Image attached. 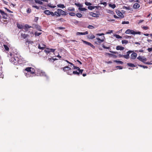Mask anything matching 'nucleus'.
Segmentation results:
<instances>
[{
	"instance_id": "nucleus-1",
	"label": "nucleus",
	"mask_w": 152,
	"mask_h": 152,
	"mask_svg": "<svg viewBox=\"0 0 152 152\" xmlns=\"http://www.w3.org/2000/svg\"><path fill=\"white\" fill-rule=\"evenodd\" d=\"M25 70L27 71H30L31 74L34 75L35 76L37 75L44 76L46 77L47 79L48 78V77L45 73L39 69H35L31 67H28L25 69Z\"/></svg>"
},
{
	"instance_id": "nucleus-2",
	"label": "nucleus",
	"mask_w": 152,
	"mask_h": 152,
	"mask_svg": "<svg viewBox=\"0 0 152 152\" xmlns=\"http://www.w3.org/2000/svg\"><path fill=\"white\" fill-rule=\"evenodd\" d=\"M10 61L14 65H17V64H22L24 63L23 60L19 59V55L17 54L15 55L14 56L12 57L10 59Z\"/></svg>"
},
{
	"instance_id": "nucleus-3",
	"label": "nucleus",
	"mask_w": 152,
	"mask_h": 152,
	"mask_svg": "<svg viewBox=\"0 0 152 152\" xmlns=\"http://www.w3.org/2000/svg\"><path fill=\"white\" fill-rule=\"evenodd\" d=\"M125 33L126 34H131L134 35L136 34H140L141 32L140 31L136 32L130 29L127 30L125 31Z\"/></svg>"
},
{
	"instance_id": "nucleus-4",
	"label": "nucleus",
	"mask_w": 152,
	"mask_h": 152,
	"mask_svg": "<svg viewBox=\"0 0 152 152\" xmlns=\"http://www.w3.org/2000/svg\"><path fill=\"white\" fill-rule=\"evenodd\" d=\"M24 72V74L27 77H32L34 76H35L34 75H32L31 74V72L30 71H26L25 69Z\"/></svg>"
},
{
	"instance_id": "nucleus-5",
	"label": "nucleus",
	"mask_w": 152,
	"mask_h": 152,
	"mask_svg": "<svg viewBox=\"0 0 152 152\" xmlns=\"http://www.w3.org/2000/svg\"><path fill=\"white\" fill-rule=\"evenodd\" d=\"M105 39L104 37V36H103L102 37V39H101L99 38H96V39H97V41H95V44H97V45H99L100 44L101 42H103L104 41V39Z\"/></svg>"
},
{
	"instance_id": "nucleus-6",
	"label": "nucleus",
	"mask_w": 152,
	"mask_h": 152,
	"mask_svg": "<svg viewBox=\"0 0 152 152\" xmlns=\"http://www.w3.org/2000/svg\"><path fill=\"white\" fill-rule=\"evenodd\" d=\"M32 28H35L37 29L38 30L41 31L42 30H41V27L39 25L36 24H32Z\"/></svg>"
},
{
	"instance_id": "nucleus-7",
	"label": "nucleus",
	"mask_w": 152,
	"mask_h": 152,
	"mask_svg": "<svg viewBox=\"0 0 152 152\" xmlns=\"http://www.w3.org/2000/svg\"><path fill=\"white\" fill-rule=\"evenodd\" d=\"M137 59H138L140 61H142L143 63H144L145 61H146L147 60V59L146 58L142 57L140 56H139L138 57H137Z\"/></svg>"
},
{
	"instance_id": "nucleus-8",
	"label": "nucleus",
	"mask_w": 152,
	"mask_h": 152,
	"mask_svg": "<svg viewBox=\"0 0 152 152\" xmlns=\"http://www.w3.org/2000/svg\"><path fill=\"white\" fill-rule=\"evenodd\" d=\"M32 27L28 25V24H25L24 26L23 29L25 32L27 31H28V29L32 28Z\"/></svg>"
},
{
	"instance_id": "nucleus-9",
	"label": "nucleus",
	"mask_w": 152,
	"mask_h": 152,
	"mask_svg": "<svg viewBox=\"0 0 152 152\" xmlns=\"http://www.w3.org/2000/svg\"><path fill=\"white\" fill-rule=\"evenodd\" d=\"M59 12L60 15H62L65 16L68 14V13L66 12L63 10H62L59 9Z\"/></svg>"
},
{
	"instance_id": "nucleus-10",
	"label": "nucleus",
	"mask_w": 152,
	"mask_h": 152,
	"mask_svg": "<svg viewBox=\"0 0 152 152\" xmlns=\"http://www.w3.org/2000/svg\"><path fill=\"white\" fill-rule=\"evenodd\" d=\"M132 51L131 50H129L127 52L126 55H124V58L126 59H128L129 58V54L132 53Z\"/></svg>"
},
{
	"instance_id": "nucleus-11",
	"label": "nucleus",
	"mask_w": 152,
	"mask_h": 152,
	"mask_svg": "<svg viewBox=\"0 0 152 152\" xmlns=\"http://www.w3.org/2000/svg\"><path fill=\"white\" fill-rule=\"evenodd\" d=\"M137 56V54L135 53H132L131 56V58L132 59H134L136 58Z\"/></svg>"
},
{
	"instance_id": "nucleus-12",
	"label": "nucleus",
	"mask_w": 152,
	"mask_h": 152,
	"mask_svg": "<svg viewBox=\"0 0 152 152\" xmlns=\"http://www.w3.org/2000/svg\"><path fill=\"white\" fill-rule=\"evenodd\" d=\"M71 70V68L69 67L68 66H65L63 68V70L64 72L66 71Z\"/></svg>"
},
{
	"instance_id": "nucleus-13",
	"label": "nucleus",
	"mask_w": 152,
	"mask_h": 152,
	"mask_svg": "<svg viewBox=\"0 0 152 152\" xmlns=\"http://www.w3.org/2000/svg\"><path fill=\"white\" fill-rule=\"evenodd\" d=\"M90 15L91 16H92L93 17H99V14L93 12H90Z\"/></svg>"
},
{
	"instance_id": "nucleus-14",
	"label": "nucleus",
	"mask_w": 152,
	"mask_h": 152,
	"mask_svg": "<svg viewBox=\"0 0 152 152\" xmlns=\"http://www.w3.org/2000/svg\"><path fill=\"white\" fill-rule=\"evenodd\" d=\"M140 7V5L138 3H135L133 6V7L134 9H137L139 8Z\"/></svg>"
},
{
	"instance_id": "nucleus-15",
	"label": "nucleus",
	"mask_w": 152,
	"mask_h": 152,
	"mask_svg": "<svg viewBox=\"0 0 152 152\" xmlns=\"http://www.w3.org/2000/svg\"><path fill=\"white\" fill-rule=\"evenodd\" d=\"M99 7L97 6H88V9L89 10H92L93 9H94L95 8H96L97 9H98Z\"/></svg>"
},
{
	"instance_id": "nucleus-16",
	"label": "nucleus",
	"mask_w": 152,
	"mask_h": 152,
	"mask_svg": "<svg viewBox=\"0 0 152 152\" xmlns=\"http://www.w3.org/2000/svg\"><path fill=\"white\" fill-rule=\"evenodd\" d=\"M116 49L117 50H122L124 49V48L122 46H116Z\"/></svg>"
},
{
	"instance_id": "nucleus-17",
	"label": "nucleus",
	"mask_w": 152,
	"mask_h": 152,
	"mask_svg": "<svg viewBox=\"0 0 152 152\" xmlns=\"http://www.w3.org/2000/svg\"><path fill=\"white\" fill-rule=\"evenodd\" d=\"M117 15L121 18L124 17V15L120 11H118L117 12Z\"/></svg>"
},
{
	"instance_id": "nucleus-18",
	"label": "nucleus",
	"mask_w": 152,
	"mask_h": 152,
	"mask_svg": "<svg viewBox=\"0 0 152 152\" xmlns=\"http://www.w3.org/2000/svg\"><path fill=\"white\" fill-rule=\"evenodd\" d=\"M87 37L89 39H93L95 38V36L91 34H89L87 36Z\"/></svg>"
},
{
	"instance_id": "nucleus-19",
	"label": "nucleus",
	"mask_w": 152,
	"mask_h": 152,
	"mask_svg": "<svg viewBox=\"0 0 152 152\" xmlns=\"http://www.w3.org/2000/svg\"><path fill=\"white\" fill-rule=\"evenodd\" d=\"M57 6L58 7L60 8L61 9H63L65 7V6L64 4H58Z\"/></svg>"
},
{
	"instance_id": "nucleus-20",
	"label": "nucleus",
	"mask_w": 152,
	"mask_h": 152,
	"mask_svg": "<svg viewBox=\"0 0 152 152\" xmlns=\"http://www.w3.org/2000/svg\"><path fill=\"white\" fill-rule=\"evenodd\" d=\"M75 4L77 7H79V8H80L83 7L82 4L79 3H75Z\"/></svg>"
},
{
	"instance_id": "nucleus-21",
	"label": "nucleus",
	"mask_w": 152,
	"mask_h": 152,
	"mask_svg": "<svg viewBox=\"0 0 152 152\" xmlns=\"http://www.w3.org/2000/svg\"><path fill=\"white\" fill-rule=\"evenodd\" d=\"M51 12L49 10H46L44 11V13L45 14L48 15H50V13Z\"/></svg>"
},
{
	"instance_id": "nucleus-22",
	"label": "nucleus",
	"mask_w": 152,
	"mask_h": 152,
	"mask_svg": "<svg viewBox=\"0 0 152 152\" xmlns=\"http://www.w3.org/2000/svg\"><path fill=\"white\" fill-rule=\"evenodd\" d=\"M28 36V35L27 34H26L23 33L21 34V37L22 39L26 38Z\"/></svg>"
},
{
	"instance_id": "nucleus-23",
	"label": "nucleus",
	"mask_w": 152,
	"mask_h": 152,
	"mask_svg": "<svg viewBox=\"0 0 152 152\" xmlns=\"http://www.w3.org/2000/svg\"><path fill=\"white\" fill-rule=\"evenodd\" d=\"M17 27H18V28L20 29L23 28V29L24 26H23L21 24H17Z\"/></svg>"
},
{
	"instance_id": "nucleus-24",
	"label": "nucleus",
	"mask_w": 152,
	"mask_h": 152,
	"mask_svg": "<svg viewBox=\"0 0 152 152\" xmlns=\"http://www.w3.org/2000/svg\"><path fill=\"white\" fill-rule=\"evenodd\" d=\"M59 9H57V11L55 12V15L58 16H60V14L59 11Z\"/></svg>"
},
{
	"instance_id": "nucleus-25",
	"label": "nucleus",
	"mask_w": 152,
	"mask_h": 152,
	"mask_svg": "<svg viewBox=\"0 0 152 152\" xmlns=\"http://www.w3.org/2000/svg\"><path fill=\"white\" fill-rule=\"evenodd\" d=\"M34 1L36 3L40 5H42L43 4L42 1L38 0H35Z\"/></svg>"
},
{
	"instance_id": "nucleus-26",
	"label": "nucleus",
	"mask_w": 152,
	"mask_h": 152,
	"mask_svg": "<svg viewBox=\"0 0 152 152\" xmlns=\"http://www.w3.org/2000/svg\"><path fill=\"white\" fill-rule=\"evenodd\" d=\"M113 62H115L117 64H123V62L121 61L114 60V61Z\"/></svg>"
},
{
	"instance_id": "nucleus-27",
	"label": "nucleus",
	"mask_w": 152,
	"mask_h": 152,
	"mask_svg": "<svg viewBox=\"0 0 152 152\" xmlns=\"http://www.w3.org/2000/svg\"><path fill=\"white\" fill-rule=\"evenodd\" d=\"M82 41L83 42L85 43V44L88 45H89L90 46L91 45V44L90 43V42H87L86 41L82 40Z\"/></svg>"
},
{
	"instance_id": "nucleus-28",
	"label": "nucleus",
	"mask_w": 152,
	"mask_h": 152,
	"mask_svg": "<svg viewBox=\"0 0 152 152\" xmlns=\"http://www.w3.org/2000/svg\"><path fill=\"white\" fill-rule=\"evenodd\" d=\"M73 71L72 72V74H74L75 75H77L79 76V71Z\"/></svg>"
},
{
	"instance_id": "nucleus-29",
	"label": "nucleus",
	"mask_w": 152,
	"mask_h": 152,
	"mask_svg": "<svg viewBox=\"0 0 152 152\" xmlns=\"http://www.w3.org/2000/svg\"><path fill=\"white\" fill-rule=\"evenodd\" d=\"M67 10H68L71 11H74L75 10V9L73 7H69L68 8Z\"/></svg>"
},
{
	"instance_id": "nucleus-30",
	"label": "nucleus",
	"mask_w": 152,
	"mask_h": 152,
	"mask_svg": "<svg viewBox=\"0 0 152 152\" xmlns=\"http://www.w3.org/2000/svg\"><path fill=\"white\" fill-rule=\"evenodd\" d=\"M127 65L129 66L130 67H135V66L134 65V64H132V63H128L127 64Z\"/></svg>"
},
{
	"instance_id": "nucleus-31",
	"label": "nucleus",
	"mask_w": 152,
	"mask_h": 152,
	"mask_svg": "<svg viewBox=\"0 0 152 152\" xmlns=\"http://www.w3.org/2000/svg\"><path fill=\"white\" fill-rule=\"evenodd\" d=\"M85 4L86 6H91L92 4L91 3L87 1L85 2Z\"/></svg>"
},
{
	"instance_id": "nucleus-32",
	"label": "nucleus",
	"mask_w": 152,
	"mask_h": 152,
	"mask_svg": "<svg viewBox=\"0 0 152 152\" xmlns=\"http://www.w3.org/2000/svg\"><path fill=\"white\" fill-rule=\"evenodd\" d=\"M109 6L113 9H114L115 7V4H109Z\"/></svg>"
},
{
	"instance_id": "nucleus-33",
	"label": "nucleus",
	"mask_w": 152,
	"mask_h": 152,
	"mask_svg": "<svg viewBox=\"0 0 152 152\" xmlns=\"http://www.w3.org/2000/svg\"><path fill=\"white\" fill-rule=\"evenodd\" d=\"M121 42L122 44H126L128 43V41L126 40H122L121 41Z\"/></svg>"
},
{
	"instance_id": "nucleus-34",
	"label": "nucleus",
	"mask_w": 152,
	"mask_h": 152,
	"mask_svg": "<svg viewBox=\"0 0 152 152\" xmlns=\"http://www.w3.org/2000/svg\"><path fill=\"white\" fill-rule=\"evenodd\" d=\"M42 34V33L40 32H38L37 31H36L35 32V35L36 36H38L41 35Z\"/></svg>"
},
{
	"instance_id": "nucleus-35",
	"label": "nucleus",
	"mask_w": 152,
	"mask_h": 152,
	"mask_svg": "<svg viewBox=\"0 0 152 152\" xmlns=\"http://www.w3.org/2000/svg\"><path fill=\"white\" fill-rule=\"evenodd\" d=\"M79 10L82 11H85L87 10V9L85 8H82V7L80 8H79Z\"/></svg>"
},
{
	"instance_id": "nucleus-36",
	"label": "nucleus",
	"mask_w": 152,
	"mask_h": 152,
	"mask_svg": "<svg viewBox=\"0 0 152 152\" xmlns=\"http://www.w3.org/2000/svg\"><path fill=\"white\" fill-rule=\"evenodd\" d=\"M76 15L77 16V17L79 18H81V17L82 16V14L81 13H77L76 14Z\"/></svg>"
},
{
	"instance_id": "nucleus-37",
	"label": "nucleus",
	"mask_w": 152,
	"mask_h": 152,
	"mask_svg": "<svg viewBox=\"0 0 152 152\" xmlns=\"http://www.w3.org/2000/svg\"><path fill=\"white\" fill-rule=\"evenodd\" d=\"M45 52L47 54L49 53L50 52V49L47 48L45 50Z\"/></svg>"
},
{
	"instance_id": "nucleus-38",
	"label": "nucleus",
	"mask_w": 152,
	"mask_h": 152,
	"mask_svg": "<svg viewBox=\"0 0 152 152\" xmlns=\"http://www.w3.org/2000/svg\"><path fill=\"white\" fill-rule=\"evenodd\" d=\"M123 9H126V10H130L131 8L129 7H126L124 6L123 7Z\"/></svg>"
},
{
	"instance_id": "nucleus-39",
	"label": "nucleus",
	"mask_w": 152,
	"mask_h": 152,
	"mask_svg": "<svg viewBox=\"0 0 152 152\" xmlns=\"http://www.w3.org/2000/svg\"><path fill=\"white\" fill-rule=\"evenodd\" d=\"M3 16V18L4 19H6L7 18V14L6 13H5V14L4 15H2Z\"/></svg>"
},
{
	"instance_id": "nucleus-40",
	"label": "nucleus",
	"mask_w": 152,
	"mask_h": 152,
	"mask_svg": "<svg viewBox=\"0 0 152 152\" xmlns=\"http://www.w3.org/2000/svg\"><path fill=\"white\" fill-rule=\"evenodd\" d=\"M77 71L79 72V75L80 74H82L83 71V69H80L79 68V69H78Z\"/></svg>"
},
{
	"instance_id": "nucleus-41",
	"label": "nucleus",
	"mask_w": 152,
	"mask_h": 152,
	"mask_svg": "<svg viewBox=\"0 0 152 152\" xmlns=\"http://www.w3.org/2000/svg\"><path fill=\"white\" fill-rule=\"evenodd\" d=\"M4 47L6 50L7 51L9 50V48L8 47L7 45H4Z\"/></svg>"
},
{
	"instance_id": "nucleus-42",
	"label": "nucleus",
	"mask_w": 152,
	"mask_h": 152,
	"mask_svg": "<svg viewBox=\"0 0 152 152\" xmlns=\"http://www.w3.org/2000/svg\"><path fill=\"white\" fill-rule=\"evenodd\" d=\"M69 15L72 16H74L75 15V14L74 12H69Z\"/></svg>"
},
{
	"instance_id": "nucleus-43",
	"label": "nucleus",
	"mask_w": 152,
	"mask_h": 152,
	"mask_svg": "<svg viewBox=\"0 0 152 152\" xmlns=\"http://www.w3.org/2000/svg\"><path fill=\"white\" fill-rule=\"evenodd\" d=\"M88 28L90 29H93L94 28V27L91 25H89L88 26Z\"/></svg>"
},
{
	"instance_id": "nucleus-44",
	"label": "nucleus",
	"mask_w": 152,
	"mask_h": 152,
	"mask_svg": "<svg viewBox=\"0 0 152 152\" xmlns=\"http://www.w3.org/2000/svg\"><path fill=\"white\" fill-rule=\"evenodd\" d=\"M31 12V9L30 8H28L26 11V12L28 13H30Z\"/></svg>"
},
{
	"instance_id": "nucleus-45",
	"label": "nucleus",
	"mask_w": 152,
	"mask_h": 152,
	"mask_svg": "<svg viewBox=\"0 0 152 152\" xmlns=\"http://www.w3.org/2000/svg\"><path fill=\"white\" fill-rule=\"evenodd\" d=\"M115 37L117 38L118 39H121L122 38L118 34H116L115 35Z\"/></svg>"
},
{
	"instance_id": "nucleus-46",
	"label": "nucleus",
	"mask_w": 152,
	"mask_h": 152,
	"mask_svg": "<svg viewBox=\"0 0 152 152\" xmlns=\"http://www.w3.org/2000/svg\"><path fill=\"white\" fill-rule=\"evenodd\" d=\"M77 35H83V32H77L76 33Z\"/></svg>"
},
{
	"instance_id": "nucleus-47",
	"label": "nucleus",
	"mask_w": 152,
	"mask_h": 152,
	"mask_svg": "<svg viewBox=\"0 0 152 152\" xmlns=\"http://www.w3.org/2000/svg\"><path fill=\"white\" fill-rule=\"evenodd\" d=\"M129 21H123L122 22V24H129Z\"/></svg>"
},
{
	"instance_id": "nucleus-48",
	"label": "nucleus",
	"mask_w": 152,
	"mask_h": 152,
	"mask_svg": "<svg viewBox=\"0 0 152 152\" xmlns=\"http://www.w3.org/2000/svg\"><path fill=\"white\" fill-rule=\"evenodd\" d=\"M0 13L2 15H3L5 14V13L4 11L1 10H0Z\"/></svg>"
},
{
	"instance_id": "nucleus-49",
	"label": "nucleus",
	"mask_w": 152,
	"mask_h": 152,
	"mask_svg": "<svg viewBox=\"0 0 152 152\" xmlns=\"http://www.w3.org/2000/svg\"><path fill=\"white\" fill-rule=\"evenodd\" d=\"M144 63L145 64L148 65H151L152 64V63L149 62H144Z\"/></svg>"
},
{
	"instance_id": "nucleus-50",
	"label": "nucleus",
	"mask_w": 152,
	"mask_h": 152,
	"mask_svg": "<svg viewBox=\"0 0 152 152\" xmlns=\"http://www.w3.org/2000/svg\"><path fill=\"white\" fill-rule=\"evenodd\" d=\"M53 59L52 58H49L48 59V61H49L50 62H53Z\"/></svg>"
},
{
	"instance_id": "nucleus-51",
	"label": "nucleus",
	"mask_w": 152,
	"mask_h": 152,
	"mask_svg": "<svg viewBox=\"0 0 152 152\" xmlns=\"http://www.w3.org/2000/svg\"><path fill=\"white\" fill-rule=\"evenodd\" d=\"M108 54L109 56H113L114 57H116V56H115V55L113 54H111V53H107Z\"/></svg>"
},
{
	"instance_id": "nucleus-52",
	"label": "nucleus",
	"mask_w": 152,
	"mask_h": 152,
	"mask_svg": "<svg viewBox=\"0 0 152 152\" xmlns=\"http://www.w3.org/2000/svg\"><path fill=\"white\" fill-rule=\"evenodd\" d=\"M73 69L75 70V69H77V70H78V69H79V67H77L76 66H75L74 65V66H73Z\"/></svg>"
},
{
	"instance_id": "nucleus-53",
	"label": "nucleus",
	"mask_w": 152,
	"mask_h": 152,
	"mask_svg": "<svg viewBox=\"0 0 152 152\" xmlns=\"http://www.w3.org/2000/svg\"><path fill=\"white\" fill-rule=\"evenodd\" d=\"M67 74L68 75H72V72L71 71H68L67 72Z\"/></svg>"
},
{
	"instance_id": "nucleus-54",
	"label": "nucleus",
	"mask_w": 152,
	"mask_h": 152,
	"mask_svg": "<svg viewBox=\"0 0 152 152\" xmlns=\"http://www.w3.org/2000/svg\"><path fill=\"white\" fill-rule=\"evenodd\" d=\"M113 31L112 30H109L108 32H107V33L108 34H110L113 33Z\"/></svg>"
},
{
	"instance_id": "nucleus-55",
	"label": "nucleus",
	"mask_w": 152,
	"mask_h": 152,
	"mask_svg": "<svg viewBox=\"0 0 152 152\" xmlns=\"http://www.w3.org/2000/svg\"><path fill=\"white\" fill-rule=\"evenodd\" d=\"M38 48L39 49L42 50L44 48V47H41L40 45H38Z\"/></svg>"
},
{
	"instance_id": "nucleus-56",
	"label": "nucleus",
	"mask_w": 152,
	"mask_h": 152,
	"mask_svg": "<svg viewBox=\"0 0 152 152\" xmlns=\"http://www.w3.org/2000/svg\"><path fill=\"white\" fill-rule=\"evenodd\" d=\"M102 47L104 49H109L110 48L109 47H105L104 45H102Z\"/></svg>"
},
{
	"instance_id": "nucleus-57",
	"label": "nucleus",
	"mask_w": 152,
	"mask_h": 152,
	"mask_svg": "<svg viewBox=\"0 0 152 152\" xmlns=\"http://www.w3.org/2000/svg\"><path fill=\"white\" fill-rule=\"evenodd\" d=\"M38 19H39V18L38 17H35L34 19V21L35 22H37V20H38Z\"/></svg>"
},
{
	"instance_id": "nucleus-58",
	"label": "nucleus",
	"mask_w": 152,
	"mask_h": 152,
	"mask_svg": "<svg viewBox=\"0 0 152 152\" xmlns=\"http://www.w3.org/2000/svg\"><path fill=\"white\" fill-rule=\"evenodd\" d=\"M33 7H34V8H35L36 9H39V7H38L37 6H34V5H33L32 6Z\"/></svg>"
},
{
	"instance_id": "nucleus-59",
	"label": "nucleus",
	"mask_w": 152,
	"mask_h": 152,
	"mask_svg": "<svg viewBox=\"0 0 152 152\" xmlns=\"http://www.w3.org/2000/svg\"><path fill=\"white\" fill-rule=\"evenodd\" d=\"M48 6L52 8H54L56 7V6H52L51 5H48Z\"/></svg>"
},
{
	"instance_id": "nucleus-60",
	"label": "nucleus",
	"mask_w": 152,
	"mask_h": 152,
	"mask_svg": "<svg viewBox=\"0 0 152 152\" xmlns=\"http://www.w3.org/2000/svg\"><path fill=\"white\" fill-rule=\"evenodd\" d=\"M50 15H51L52 16H54L55 15V13H54L53 12H51Z\"/></svg>"
},
{
	"instance_id": "nucleus-61",
	"label": "nucleus",
	"mask_w": 152,
	"mask_h": 152,
	"mask_svg": "<svg viewBox=\"0 0 152 152\" xmlns=\"http://www.w3.org/2000/svg\"><path fill=\"white\" fill-rule=\"evenodd\" d=\"M147 50L148 52H150L152 50V48H148Z\"/></svg>"
},
{
	"instance_id": "nucleus-62",
	"label": "nucleus",
	"mask_w": 152,
	"mask_h": 152,
	"mask_svg": "<svg viewBox=\"0 0 152 152\" xmlns=\"http://www.w3.org/2000/svg\"><path fill=\"white\" fill-rule=\"evenodd\" d=\"M50 52H54L55 50V49H50Z\"/></svg>"
},
{
	"instance_id": "nucleus-63",
	"label": "nucleus",
	"mask_w": 152,
	"mask_h": 152,
	"mask_svg": "<svg viewBox=\"0 0 152 152\" xmlns=\"http://www.w3.org/2000/svg\"><path fill=\"white\" fill-rule=\"evenodd\" d=\"M5 9H6L7 10V11L8 12H9L10 13H12V12L11 11H10V10H9L8 9H7L6 8H5Z\"/></svg>"
},
{
	"instance_id": "nucleus-64",
	"label": "nucleus",
	"mask_w": 152,
	"mask_h": 152,
	"mask_svg": "<svg viewBox=\"0 0 152 152\" xmlns=\"http://www.w3.org/2000/svg\"><path fill=\"white\" fill-rule=\"evenodd\" d=\"M104 34L103 33H101V34H97L96 35L99 36H101L104 35Z\"/></svg>"
}]
</instances>
